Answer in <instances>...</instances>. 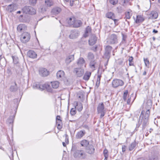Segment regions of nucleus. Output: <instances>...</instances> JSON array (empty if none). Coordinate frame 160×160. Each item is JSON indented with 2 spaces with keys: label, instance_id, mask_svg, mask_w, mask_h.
Returning a JSON list of instances; mask_svg holds the SVG:
<instances>
[{
  "label": "nucleus",
  "instance_id": "nucleus-48",
  "mask_svg": "<svg viewBox=\"0 0 160 160\" xmlns=\"http://www.w3.org/2000/svg\"><path fill=\"white\" fill-rule=\"evenodd\" d=\"M37 0H29L30 3L32 5H35L37 2Z\"/></svg>",
  "mask_w": 160,
  "mask_h": 160
},
{
  "label": "nucleus",
  "instance_id": "nucleus-4",
  "mask_svg": "<svg viewBox=\"0 0 160 160\" xmlns=\"http://www.w3.org/2000/svg\"><path fill=\"white\" fill-rule=\"evenodd\" d=\"M30 38V34L28 32H25L22 34L20 40L22 43H26L29 41Z\"/></svg>",
  "mask_w": 160,
  "mask_h": 160
},
{
  "label": "nucleus",
  "instance_id": "nucleus-45",
  "mask_svg": "<svg viewBox=\"0 0 160 160\" xmlns=\"http://www.w3.org/2000/svg\"><path fill=\"white\" fill-rule=\"evenodd\" d=\"M133 58L132 57H130L129 58L128 61L129 62V65L130 66H132L133 65Z\"/></svg>",
  "mask_w": 160,
  "mask_h": 160
},
{
  "label": "nucleus",
  "instance_id": "nucleus-55",
  "mask_svg": "<svg viewBox=\"0 0 160 160\" xmlns=\"http://www.w3.org/2000/svg\"><path fill=\"white\" fill-rule=\"evenodd\" d=\"M2 60V61H5V59L2 58V56H0V64H1V61Z\"/></svg>",
  "mask_w": 160,
  "mask_h": 160
},
{
  "label": "nucleus",
  "instance_id": "nucleus-22",
  "mask_svg": "<svg viewBox=\"0 0 160 160\" xmlns=\"http://www.w3.org/2000/svg\"><path fill=\"white\" fill-rule=\"evenodd\" d=\"M65 2L67 3H69L70 5L71 6L74 5V4L76 5L78 4L79 2L77 0H64Z\"/></svg>",
  "mask_w": 160,
  "mask_h": 160
},
{
  "label": "nucleus",
  "instance_id": "nucleus-53",
  "mask_svg": "<svg viewBox=\"0 0 160 160\" xmlns=\"http://www.w3.org/2000/svg\"><path fill=\"white\" fill-rule=\"evenodd\" d=\"M122 42L125 41L126 39V36H125L123 34H122Z\"/></svg>",
  "mask_w": 160,
  "mask_h": 160
},
{
  "label": "nucleus",
  "instance_id": "nucleus-62",
  "mask_svg": "<svg viewBox=\"0 0 160 160\" xmlns=\"http://www.w3.org/2000/svg\"><path fill=\"white\" fill-rule=\"evenodd\" d=\"M138 160H145L144 158H140V159H138Z\"/></svg>",
  "mask_w": 160,
  "mask_h": 160
},
{
  "label": "nucleus",
  "instance_id": "nucleus-1",
  "mask_svg": "<svg viewBox=\"0 0 160 160\" xmlns=\"http://www.w3.org/2000/svg\"><path fill=\"white\" fill-rule=\"evenodd\" d=\"M144 111H142L139 117V123L142 124V129H144L146 125L148 123V120L149 116L150 111L149 109L146 112L144 115H143Z\"/></svg>",
  "mask_w": 160,
  "mask_h": 160
},
{
  "label": "nucleus",
  "instance_id": "nucleus-20",
  "mask_svg": "<svg viewBox=\"0 0 160 160\" xmlns=\"http://www.w3.org/2000/svg\"><path fill=\"white\" fill-rule=\"evenodd\" d=\"M85 131H80L78 132L76 135V138L77 139H81L85 134Z\"/></svg>",
  "mask_w": 160,
  "mask_h": 160
},
{
  "label": "nucleus",
  "instance_id": "nucleus-60",
  "mask_svg": "<svg viewBox=\"0 0 160 160\" xmlns=\"http://www.w3.org/2000/svg\"><path fill=\"white\" fill-rule=\"evenodd\" d=\"M146 72L145 71H144V72H143L142 75H143L145 76V75H146Z\"/></svg>",
  "mask_w": 160,
  "mask_h": 160
},
{
  "label": "nucleus",
  "instance_id": "nucleus-6",
  "mask_svg": "<svg viewBox=\"0 0 160 160\" xmlns=\"http://www.w3.org/2000/svg\"><path fill=\"white\" fill-rule=\"evenodd\" d=\"M118 39L117 36L115 34H111L108 39L107 42L109 44H115L118 42Z\"/></svg>",
  "mask_w": 160,
  "mask_h": 160
},
{
  "label": "nucleus",
  "instance_id": "nucleus-46",
  "mask_svg": "<svg viewBox=\"0 0 160 160\" xmlns=\"http://www.w3.org/2000/svg\"><path fill=\"white\" fill-rule=\"evenodd\" d=\"M76 111L75 109L72 108L70 110V114L72 115H74L76 113Z\"/></svg>",
  "mask_w": 160,
  "mask_h": 160
},
{
  "label": "nucleus",
  "instance_id": "nucleus-47",
  "mask_svg": "<svg viewBox=\"0 0 160 160\" xmlns=\"http://www.w3.org/2000/svg\"><path fill=\"white\" fill-rule=\"evenodd\" d=\"M109 1L111 4L113 5H115L118 3V0H110Z\"/></svg>",
  "mask_w": 160,
  "mask_h": 160
},
{
  "label": "nucleus",
  "instance_id": "nucleus-41",
  "mask_svg": "<svg viewBox=\"0 0 160 160\" xmlns=\"http://www.w3.org/2000/svg\"><path fill=\"white\" fill-rule=\"evenodd\" d=\"M10 90L12 92H14L15 91L17 90V84L15 83V86H12L10 87Z\"/></svg>",
  "mask_w": 160,
  "mask_h": 160
},
{
  "label": "nucleus",
  "instance_id": "nucleus-30",
  "mask_svg": "<svg viewBox=\"0 0 160 160\" xmlns=\"http://www.w3.org/2000/svg\"><path fill=\"white\" fill-rule=\"evenodd\" d=\"M106 17L112 20L115 18V16L113 13L111 12H108L106 14Z\"/></svg>",
  "mask_w": 160,
  "mask_h": 160
},
{
  "label": "nucleus",
  "instance_id": "nucleus-52",
  "mask_svg": "<svg viewBox=\"0 0 160 160\" xmlns=\"http://www.w3.org/2000/svg\"><path fill=\"white\" fill-rule=\"evenodd\" d=\"M126 146L125 145H123L122 147V151L123 152H124L126 151Z\"/></svg>",
  "mask_w": 160,
  "mask_h": 160
},
{
  "label": "nucleus",
  "instance_id": "nucleus-28",
  "mask_svg": "<svg viewBox=\"0 0 160 160\" xmlns=\"http://www.w3.org/2000/svg\"><path fill=\"white\" fill-rule=\"evenodd\" d=\"M61 11V9L59 7H57L53 9L52 12L54 14H58Z\"/></svg>",
  "mask_w": 160,
  "mask_h": 160
},
{
  "label": "nucleus",
  "instance_id": "nucleus-3",
  "mask_svg": "<svg viewBox=\"0 0 160 160\" xmlns=\"http://www.w3.org/2000/svg\"><path fill=\"white\" fill-rule=\"evenodd\" d=\"M73 156L75 158H85L86 157L85 153L82 150H77L75 151Z\"/></svg>",
  "mask_w": 160,
  "mask_h": 160
},
{
  "label": "nucleus",
  "instance_id": "nucleus-31",
  "mask_svg": "<svg viewBox=\"0 0 160 160\" xmlns=\"http://www.w3.org/2000/svg\"><path fill=\"white\" fill-rule=\"evenodd\" d=\"M80 143L82 146L86 147L88 145H89V142L88 141L84 139Z\"/></svg>",
  "mask_w": 160,
  "mask_h": 160
},
{
  "label": "nucleus",
  "instance_id": "nucleus-49",
  "mask_svg": "<svg viewBox=\"0 0 160 160\" xmlns=\"http://www.w3.org/2000/svg\"><path fill=\"white\" fill-rule=\"evenodd\" d=\"M91 31V28L89 26L87 27L86 28L85 32L86 33H88Z\"/></svg>",
  "mask_w": 160,
  "mask_h": 160
},
{
  "label": "nucleus",
  "instance_id": "nucleus-17",
  "mask_svg": "<svg viewBox=\"0 0 160 160\" xmlns=\"http://www.w3.org/2000/svg\"><path fill=\"white\" fill-rule=\"evenodd\" d=\"M158 13L157 12L152 11L149 15V18L152 19H155L158 18Z\"/></svg>",
  "mask_w": 160,
  "mask_h": 160
},
{
  "label": "nucleus",
  "instance_id": "nucleus-64",
  "mask_svg": "<svg viewBox=\"0 0 160 160\" xmlns=\"http://www.w3.org/2000/svg\"><path fill=\"white\" fill-rule=\"evenodd\" d=\"M152 130H153V129H151V128H150V130H149V132H151V131H152Z\"/></svg>",
  "mask_w": 160,
  "mask_h": 160
},
{
  "label": "nucleus",
  "instance_id": "nucleus-26",
  "mask_svg": "<svg viewBox=\"0 0 160 160\" xmlns=\"http://www.w3.org/2000/svg\"><path fill=\"white\" fill-rule=\"evenodd\" d=\"M94 148L92 145H89V146L87 149V152L89 154H91L94 153Z\"/></svg>",
  "mask_w": 160,
  "mask_h": 160
},
{
  "label": "nucleus",
  "instance_id": "nucleus-32",
  "mask_svg": "<svg viewBox=\"0 0 160 160\" xmlns=\"http://www.w3.org/2000/svg\"><path fill=\"white\" fill-rule=\"evenodd\" d=\"M51 85L53 88H57L59 86V82L57 81L51 82Z\"/></svg>",
  "mask_w": 160,
  "mask_h": 160
},
{
  "label": "nucleus",
  "instance_id": "nucleus-9",
  "mask_svg": "<svg viewBox=\"0 0 160 160\" xmlns=\"http://www.w3.org/2000/svg\"><path fill=\"white\" fill-rule=\"evenodd\" d=\"M97 110L98 113H101L100 118H102L104 116L105 113L104 110V105L102 103L98 105Z\"/></svg>",
  "mask_w": 160,
  "mask_h": 160
},
{
  "label": "nucleus",
  "instance_id": "nucleus-54",
  "mask_svg": "<svg viewBox=\"0 0 160 160\" xmlns=\"http://www.w3.org/2000/svg\"><path fill=\"white\" fill-rule=\"evenodd\" d=\"M61 117L60 116H57L56 118V121L59 120H61L60 119Z\"/></svg>",
  "mask_w": 160,
  "mask_h": 160
},
{
  "label": "nucleus",
  "instance_id": "nucleus-56",
  "mask_svg": "<svg viewBox=\"0 0 160 160\" xmlns=\"http://www.w3.org/2000/svg\"><path fill=\"white\" fill-rule=\"evenodd\" d=\"M97 47H93L92 48V50H93V51H96V49H97Z\"/></svg>",
  "mask_w": 160,
  "mask_h": 160
},
{
  "label": "nucleus",
  "instance_id": "nucleus-24",
  "mask_svg": "<svg viewBox=\"0 0 160 160\" xmlns=\"http://www.w3.org/2000/svg\"><path fill=\"white\" fill-rule=\"evenodd\" d=\"M112 50V47L109 46H107L105 48V55L108 57L110 54L111 51Z\"/></svg>",
  "mask_w": 160,
  "mask_h": 160
},
{
  "label": "nucleus",
  "instance_id": "nucleus-36",
  "mask_svg": "<svg viewBox=\"0 0 160 160\" xmlns=\"http://www.w3.org/2000/svg\"><path fill=\"white\" fill-rule=\"evenodd\" d=\"M136 145V142L135 141L132 143L129 147V150L130 151L132 150L135 148Z\"/></svg>",
  "mask_w": 160,
  "mask_h": 160
},
{
  "label": "nucleus",
  "instance_id": "nucleus-61",
  "mask_svg": "<svg viewBox=\"0 0 160 160\" xmlns=\"http://www.w3.org/2000/svg\"><path fill=\"white\" fill-rule=\"evenodd\" d=\"M66 141H66V143H68V139H67V138H66Z\"/></svg>",
  "mask_w": 160,
  "mask_h": 160
},
{
  "label": "nucleus",
  "instance_id": "nucleus-11",
  "mask_svg": "<svg viewBox=\"0 0 160 160\" xmlns=\"http://www.w3.org/2000/svg\"><path fill=\"white\" fill-rule=\"evenodd\" d=\"M53 3L52 0H45V7L41 8L42 11H45L47 8L53 5Z\"/></svg>",
  "mask_w": 160,
  "mask_h": 160
},
{
  "label": "nucleus",
  "instance_id": "nucleus-34",
  "mask_svg": "<svg viewBox=\"0 0 160 160\" xmlns=\"http://www.w3.org/2000/svg\"><path fill=\"white\" fill-rule=\"evenodd\" d=\"M56 124L57 126V128L59 129H60L62 128V124L61 120H59L56 121Z\"/></svg>",
  "mask_w": 160,
  "mask_h": 160
},
{
  "label": "nucleus",
  "instance_id": "nucleus-33",
  "mask_svg": "<svg viewBox=\"0 0 160 160\" xmlns=\"http://www.w3.org/2000/svg\"><path fill=\"white\" fill-rule=\"evenodd\" d=\"M96 64V62L94 61H91L90 62L89 67L92 69V71L95 70Z\"/></svg>",
  "mask_w": 160,
  "mask_h": 160
},
{
  "label": "nucleus",
  "instance_id": "nucleus-38",
  "mask_svg": "<svg viewBox=\"0 0 160 160\" xmlns=\"http://www.w3.org/2000/svg\"><path fill=\"white\" fill-rule=\"evenodd\" d=\"M128 93V90H125L124 92L123 95V98L124 101H126Z\"/></svg>",
  "mask_w": 160,
  "mask_h": 160
},
{
  "label": "nucleus",
  "instance_id": "nucleus-59",
  "mask_svg": "<svg viewBox=\"0 0 160 160\" xmlns=\"http://www.w3.org/2000/svg\"><path fill=\"white\" fill-rule=\"evenodd\" d=\"M62 144H63V146L64 147H66V144L64 142H62Z\"/></svg>",
  "mask_w": 160,
  "mask_h": 160
},
{
  "label": "nucleus",
  "instance_id": "nucleus-10",
  "mask_svg": "<svg viewBox=\"0 0 160 160\" xmlns=\"http://www.w3.org/2000/svg\"><path fill=\"white\" fill-rule=\"evenodd\" d=\"M79 35V32L78 30L74 29L71 31L69 37L70 39H75L77 38Z\"/></svg>",
  "mask_w": 160,
  "mask_h": 160
},
{
  "label": "nucleus",
  "instance_id": "nucleus-63",
  "mask_svg": "<svg viewBox=\"0 0 160 160\" xmlns=\"http://www.w3.org/2000/svg\"><path fill=\"white\" fill-rule=\"evenodd\" d=\"M21 11H18V12H17V13H19V14H20V13H21Z\"/></svg>",
  "mask_w": 160,
  "mask_h": 160
},
{
  "label": "nucleus",
  "instance_id": "nucleus-15",
  "mask_svg": "<svg viewBox=\"0 0 160 160\" xmlns=\"http://www.w3.org/2000/svg\"><path fill=\"white\" fill-rule=\"evenodd\" d=\"M77 64L78 66H82L85 64L84 67H86V61L84 58L82 57H80L78 60Z\"/></svg>",
  "mask_w": 160,
  "mask_h": 160
},
{
  "label": "nucleus",
  "instance_id": "nucleus-27",
  "mask_svg": "<svg viewBox=\"0 0 160 160\" xmlns=\"http://www.w3.org/2000/svg\"><path fill=\"white\" fill-rule=\"evenodd\" d=\"M64 74L63 71L59 70L57 73V77L58 78H61L64 76Z\"/></svg>",
  "mask_w": 160,
  "mask_h": 160
},
{
  "label": "nucleus",
  "instance_id": "nucleus-29",
  "mask_svg": "<svg viewBox=\"0 0 160 160\" xmlns=\"http://www.w3.org/2000/svg\"><path fill=\"white\" fill-rule=\"evenodd\" d=\"M76 105L75 106V108L77 109L78 111L80 112L82 109L83 107L82 104L80 103L76 102Z\"/></svg>",
  "mask_w": 160,
  "mask_h": 160
},
{
  "label": "nucleus",
  "instance_id": "nucleus-50",
  "mask_svg": "<svg viewBox=\"0 0 160 160\" xmlns=\"http://www.w3.org/2000/svg\"><path fill=\"white\" fill-rule=\"evenodd\" d=\"M113 21H114L115 25V26L118 25V20L115 19V18H114V19H113Z\"/></svg>",
  "mask_w": 160,
  "mask_h": 160
},
{
  "label": "nucleus",
  "instance_id": "nucleus-58",
  "mask_svg": "<svg viewBox=\"0 0 160 160\" xmlns=\"http://www.w3.org/2000/svg\"><path fill=\"white\" fill-rule=\"evenodd\" d=\"M88 33H86V32H85V33L84 35V37H86L88 36Z\"/></svg>",
  "mask_w": 160,
  "mask_h": 160
},
{
  "label": "nucleus",
  "instance_id": "nucleus-14",
  "mask_svg": "<svg viewBox=\"0 0 160 160\" xmlns=\"http://www.w3.org/2000/svg\"><path fill=\"white\" fill-rule=\"evenodd\" d=\"M17 6L15 4H11L8 6L7 8V11L12 12L15 11L17 9Z\"/></svg>",
  "mask_w": 160,
  "mask_h": 160
},
{
  "label": "nucleus",
  "instance_id": "nucleus-7",
  "mask_svg": "<svg viewBox=\"0 0 160 160\" xmlns=\"http://www.w3.org/2000/svg\"><path fill=\"white\" fill-rule=\"evenodd\" d=\"M124 83L123 82L122 80L119 79H114L112 82V86L114 88L122 86Z\"/></svg>",
  "mask_w": 160,
  "mask_h": 160
},
{
  "label": "nucleus",
  "instance_id": "nucleus-37",
  "mask_svg": "<svg viewBox=\"0 0 160 160\" xmlns=\"http://www.w3.org/2000/svg\"><path fill=\"white\" fill-rule=\"evenodd\" d=\"M101 77V75H99L98 76L97 82L96 84V85L97 86V88L98 87L99 85Z\"/></svg>",
  "mask_w": 160,
  "mask_h": 160
},
{
  "label": "nucleus",
  "instance_id": "nucleus-8",
  "mask_svg": "<svg viewBox=\"0 0 160 160\" xmlns=\"http://www.w3.org/2000/svg\"><path fill=\"white\" fill-rule=\"evenodd\" d=\"M73 72L77 77H80L83 75L84 70L81 68H75L74 69Z\"/></svg>",
  "mask_w": 160,
  "mask_h": 160
},
{
  "label": "nucleus",
  "instance_id": "nucleus-43",
  "mask_svg": "<svg viewBox=\"0 0 160 160\" xmlns=\"http://www.w3.org/2000/svg\"><path fill=\"white\" fill-rule=\"evenodd\" d=\"M125 18L126 19H129L130 18L132 15L130 14V12L129 11L125 13Z\"/></svg>",
  "mask_w": 160,
  "mask_h": 160
},
{
  "label": "nucleus",
  "instance_id": "nucleus-39",
  "mask_svg": "<svg viewBox=\"0 0 160 160\" xmlns=\"http://www.w3.org/2000/svg\"><path fill=\"white\" fill-rule=\"evenodd\" d=\"M14 116H10L9 118L8 119L7 122L10 124L12 123L14 121Z\"/></svg>",
  "mask_w": 160,
  "mask_h": 160
},
{
  "label": "nucleus",
  "instance_id": "nucleus-25",
  "mask_svg": "<svg viewBox=\"0 0 160 160\" xmlns=\"http://www.w3.org/2000/svg\"><path fill=\"white\" fill-rule=\"evenodd\" d=\"M26 28V26L25 24H20L18 26L17 29L18 31L21 32L25 30Z\"/></svg>",
  "mask_w": 160,
  "mask_h": 160
},
{
  "label": "nucleus",
  "instance_id": "nucleus-12",
  "mask_svg": "<svg viewBox=\"0 0 160 160\" xmlns=\"http://www.w3.org/2000/svg\"><path fill=\"white\" fill-rule=\"evenodd\" d=\"M39 74L42 77H46L49 74V72L45 68H41L39 71Z\"/></svg>",
  "mask_w": 160,
  "mask_h": 160
},
{
  "label": "nucleus",
  "instance_id": "nucleus-2",
  "mask_svg": "<svg viewBox=\"0 0 160 160\" xmlns=\"http://www.w3.org/2000/svg\"><path fill=\"white\" fill-rule=\"evenodd\" d=\"M23 12L26 14L34 15L36 13V10L31 6H25L22 9Z\"/></svg>",
  "mask_w": 160,
  "mask_h": 160
},
{
  "label": "nucleus",
  "instance_id": "nucleus-23",
  "mask_svg": "<svg viewBox=\"0 0 160 160\" xmlns=\"http://www.w3.org/2000/svg\"><path fill=\"white\" fill-rule=\"evenodd\" d=\"M82 24L81 21L80 20H76V19L73 22L72 27L74 28H78L80 27Z\"/></svg>",
  "mask_w": 160,
  "mask_h": 160
},
{
  "label": "nucleus",
  "instance_id": "nucleus-51",
  "mask_svg": "<svg viewBox=\"0 0 160 160\" xmlns=\"http://www.w3.org/2000/svg\"><path fill=\"white\" fill-rule=\"evenodd\" d=\"M131 102V97H129V96H128V98L127 100V103L128 104H130Z\"/></svg>",
  "mask_w": 160,
  "mask_h": 160
},
{
  "label": "nucleus",
  "instance_id": "nucleus-13",
  "mask_svg": "<svg viewBox=\"0 0 160 160\" xmlns=\"http://www.w3.org/2000/svg\"><path fill=\"white\" fill-rule=\"evenodd\" d=\"M97 40L96 36L94 35H92L90 36L88 40L89 45L91 46L93 45L96 43Z\"/></svg>",
  "mask_w": 160,
  "mask_h": 160
},
{
  "label": "nucleus",
  "instance_id": "nucleus-16",
  "mask_svg": "<svg viewBox=\"0 0 160 160\" xmlns=\"http://www.w3.org/2000/svg\"><path fill=\"white\" fill-rule=\"evenodd\" d=\"M145 20V18L142 15H138L137 16L135 22L136 23L142 22Z\"/></svg>",
  "mask_w": 160,
  "mask_h": 160
},
{
  "label": "nucleus",
  "instance_id": "nucleus-35",
  "mask_svg": "<svg viewBox=\"0 0 160 160\" xmlns=\"http://www.w3.org/2000/svg\"><path fill=\"white\" fill-rule=\"evenodd\" d=\"M75 18L74 17L70 18L68 20V24L71 26L72 27L73 24V22L75 20Z\"/></svg>",
  "mask_w": 160,
  "mask_h": 160
},
{
  "label": "nucleus",
  "instance_id": "nucleus-5",
  "mask_svg": "<svg viewBox=\"0 0 160 160\" xmlns=\"http://www.w3.org/2000/svg\"><path fill=\"white\" fill-rule=\"evenodd\" d=\"M33 86L34 88L39 89L40 90L42 91L43 90L46 89L47 90L49 89L50 86L48 83H45L43 84H41L39 83H38L34 85Z\"/></svg>",
  "mask_w": 160,
  "mask_h": 160
},
{
  "label": "nucleus",
  "instance_id": "nucleus-19",
  "mask_svg": "<svg viewBox=\"0 0 160 160\" xmlns=\"http://www.w3.org/2000/svg\"><path fill=\"white\" fill-rule=\"evenodd\" d=\"M74 55H71L67 56L65 59V62L67 65L69 64L74 60Z\"/></svg>",
  "mask_w": 160,
  "mask_h": 160
},
{
  "label": "nucleus",
  "instance_id": "nucleus-21",
  "mask_svg": "<svg viewBox=\"0 0 160 160\" xmlns=\"http://www.w3.org/2000/svg\"><path fill=\"white\" fill-rule=\"evenodd\" d=\"M91 74V72H90L87 71L85 73L83 79L85 81H88L90 78Z\"/></svg>",
  "mask_w": 160,
  "mask_h": 160
},
{
  "label": "nucleus",
  "instance_id": "nucleus-42",
  "mask_svg": "<svg viewBox=\"0 0 160 160\" xmlns=\"http://www.w3.org/2000/svg\"><path fill=\"white\" fill-rule=\"evenodd\" d=\"M144 61L146 66L148 68H149V62L148 59L147 58H144Z\"/></svg>",
  "mask_w": 160,
  "mask_h": 160
},
{
  "label": "nucleus",
  "instance_id": "nucleus-40",
  "mask_svg": "<svg viewBox=\"0 0 160 160\" xmlns=\"http://www.w3.org/2000/svg\"><path fill=\"white\" fill-rule=\"evenodd\" d=\"M103 153L105 157L104 160H107L108 157V151L105 149L104 150Z\"/></svg>",
  "mask_w": 160,
  "mask_h": 160
},
{
  "label": "nucleus",
  "instance_id": "nucleus-57",
  "mask_svg": "<svg viewBox=\"0 0 160 160\" xmlns=\"http://www.w3.org/2000/svg\"><path fill=\"white\" fill-rule=\"evenodd\" d=\"M153 32L154 33H158V31L157 30H156L155 29H153V32Z\"/></svg>",
  "mask_w": 160,
  "mask_h": 160
},
{
  "label": "nucleus",
  "instance_id": "nucleus-44",
  "mask_svg": "<svg viewBox=\"0 0 160 160\" xmlns=\"http://www.w3.org/2000/svg\"><path fill=\"white\" fill-rule=\"evenodd\" d=\"M88 58L89 59L92 60L94 58V56L92 53L89 52L88 54Z\"/></svg>",
  "mask_w": 160,
  "mask_h": 160
},
{
  "label": "nucleus",
  "instance_id": "nucleus-18",
  "mask_svg": "<svg viewBox=\"0 0 160 160\" xmlns=\"http://www.w3.org/2000/svg\"><path fill=\"white\" fill-rule=\"evenodd\" d=\"M28 56L30 58H34L37 57V55L33 51L30 50L27 53Z\"/></svg>",
  "mask_w": 160,
  "mask_h": 160
}]
</instances>
